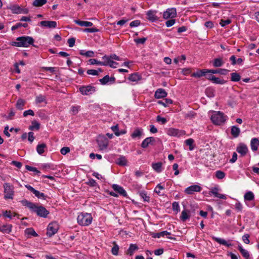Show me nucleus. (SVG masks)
Segmentation results:
<instances>
[{
	"instance_id": "nucleus-1",
	"label": "nucleus",
	"mask_w": 259,
	"mask_h": 259,
	"mask_svg": "<svg viewBox=\"0 0 259 259\" xmlns=\"http://www.w3.org/2000/svg\"><path fill=\"white\" fill-rule=\"evenodd\" d=\"M23 206H27L31 211L35 212L40 217L47 218L49 214V211L42 206H38L36 204L29 201L26 199L21 201Z\"/></svg>"
},
{
	"instance_id": "nucleus-2",
	"label": "nucleus",
	"mask_w": 259,
	"mask_h": 259,
	"mask_svg": "<svg viewBox=\"0 0 259 259\" xmlns=\"http://www.w3.org/2000/svg\"><path fill=\"white\" fill-rule=\"evenodd\" d=\"M16 40L17 41L12 42V45L18 47H28L34 41L32 37L28 36L19 37Z\"/></svg>"
},
{
	"instance_id": "nucleus-3",
	"label": "nucleus",
	"mask_w": 259,
	"mask_h": 259,
	"mask_svg": "<svg viewBox=\"0 0 259 259\" xmlns=\"http://www.w3.org/2000/svg\"><path fill=\"white\" fill-rule=\"evenodd\" d=\"M92 217L90 213H81L77 218V223L81 226H88L92 222Z\"/></svg>"
},
{
	"instance_id": "nucleus-4",
	"label": "nucleus",
	"mask_w": 259,
	"mask_h": 259,
	"mask_svg": "<svg viewBox=\"0 0 259 259\" xmlns=\"http://www.w3.org/2000/svg\"><path fill=\"white\" fill-rule=\"evenodd\" d=\"M4 198L5 199H13L14 195V187L9 183H6L4 184Z\"/></svg>"
},
{
	"instance_id": "nucleus-5",
	"label": "nucleus",
	"mask_w": 259,
	"mask_h": 259,
	"mask_svg": "<svg viewBox=\"0 0 259 259\" xmlns=\"http://www.w3.org/2000/svg\"><path fill=\"white\" fill-rule=\"evenodd\" d=\"M211 120L214 124L220 125L225 121L226 118L222 112L218 111L212 115Z\"/></svg>"
},
{
	"instance_id": "nucleus-6",
	"label": "nucleus",
	"mask_w": 259,
	"mask_h": 259,
	"mask_svg": "<svg viewBox=\"0 0 259 259\" xmlns=\"http://www.w3.org/2000/svg\"><path fill=\"white\" fill-rule=\"evenodd\" d=\"M79 90L82 95L89 96L96 92V88L91 85H82L79 87Z\"/></svg>"
},
{
	"instance_id": "nucleus-7",
	"label": "nucleus",
	"mask_w": 259,
	"mask_h": 259,
	"mask_svg": "<svg viewBox=\"0 0 259 259\" xmlns=\"http://www.w3.org/2000/svg\"><path fill=\"white\" fill-rule=\"evenodd\" d=\"M59 229V225L57 222L50 223L47 228V235L49 237L55 234Z\"/></svg>"
},
{
	"instance_id": "nucleus-8",
	"label": "nucleus",
	"mask_w": 259,
	"mask_h": 259,
	"mask_svg": "<svg viewBox=\"0 0 259 259\" xmlns=\"http://www.w3.org/2000/svg\"><path fill=\"white\" fill-rule=\"evenodd\" d=\"M25 187L27 188V189L32 192L35 196L38 199H41L43 200H46L48 197L44 193H41L36 190H35L34 188L29 185H25Z\"/></svg>"
},
{
	"instance_id": "nucleus-9",
	"label": "nucleus",
	"mask_w": 259,
	"mask_h": 259,
	"mask_svg": "<svg viewBox=\"0 0 259 259\" xmlns=\"http://www.w3.org/2000/svg\"><path fill=\"white\" fill-rule=\"evenodd\" d=\"M177 11L176 9L174 8H169L166 10V11L164 12L163 17L165 19L169 18H173L176 17Z\"/></svg>"
},
{
	"instance_id": "nucleus-10",
	"label": "nucleus",
	"mask_w": 259,
	"mask_h": 259,
	"mask_svg": "<svg viewBox=\"0 0 259 259\" xmlns=\"http://www.w3.org/2000/svg\"><path fill=\"white\" fill-rule=\"evenodd\" d=\"M97 143L100 150L106 149L108 145V140L104 136H100L97 140Z\"/></svg>"
},
{
	"instance_id": "nucleus-11",
	"label": "nucleus",
	"mask_w": 259,
	"mask_h": 259,
	"mask_svg": "<svg viewBox=\"0 0 259 259\" xmlns=\"http://www.w3.org/2000/svg\"><path fill=\"white\" fill-rule=\"evenodd\" d=\"M9 9L11 10L13 14H27L28 10L27 9H23L17 5H14L9 7Z\"/></svg>"
},
{
	"instance_id": "nucleus-12",
	"label": "nucleus",
	"mask_w": 259,
	"mask_h": 259,
	"mask_svg": "<svg viewBox=\"0 0 259 259\" xmlns=\"http://www.w3.org/2000/svg\"><path fill=\"white\" fill-rule=\"evenodd\" d=\"M201 187L199 185H194L187 187L185 190V192L187 194H192L195 192H200Z\"/></svg>"
},
{
	"instance_id": "nucleus-13",
	"label": "nucleus",
	"mask_w": 259,
	"mask_h": 259,
	"mask_svg": "<svg viewBox=\"0 0 259 259\" xmlns=\"http://www.w3.org/2000/svg\"><path fill=\"white\" fill-rule=\"evenodd\" d=\"M167 134L171 136L180 137L184 135V132L176 128H170L167 131Z\"/></svg>"
},
{
	"instance_id": "nucleus-14",
	"label": "nucleus",
	"mask_w": 259,
	"mask_h": 259,
	"mask_svg": "<svg viewBox=\"0 0 259 259\" xmlns=\"http://www.w3.org/2000/svg\"><path fill=\"white\" fill-rule=\"evenodd\" d=\"M39 25L41 26L47 27L49 28H54L57 26V23L53 21H42L40 22Z\"/></svg>"
},
{
	"instance_id": "nucleus-15",
	"label": "nucleus",
	"mask_w": 259,
	"mask_h": 259,
	"mask_svg": "<svg viewBox=\"0 0 259 259\" xmlns=\"http://www.w3.org/2000/svg\"><path fill=\"white\" fill-rule=\"evenodd\" d=\"M155 140L153 137H148L144 140L141 144V147L143 148H147L149 145H153Z\"/></svg>"
},
{
	"instance_id": "nucleus-16",
	"label": "nucleus",
	"mask_w": 259,
	"mask_h": 259,
	"mask_svg": "<svg viewBox=\"0 0 259 259\" xmlns=\"http://www.w3.org/2000/svg\"><path fill=\"white\" fill-rule=\"evenodd\" d=\"M236 151L242 156H244L248 151V148L246 145L241 143L237 147Z\"/></svg>"
},
{
	"instance_id": "nucleus-17",
	"label": "nucleus",
	"mask_w": 259,
	"mask_h": 259,
	"mask_svg": "<svg viewBox=\"0 0 259 259\" xmlns=\"http://www.w3.org/2000/svg\"><path fill=\"white\" fill-rule=\"evenodd\" d=\"M112 188L115 192L118 193L120 195L124 197L126 196V192L122 187L117 184H113L112 185Z\"/></svg>"
},
{
	"instance_id": "nucleus-18",
	"label": "nucleus",
	"mask_w": 259,
	"mask_h": 259,
	"mask_svg": "<svg viewBox=\"0 0 259 259\" xmlns=\"http://www.w3.org/2000/svg\"><path fill=\"white\" fill-rule=\"evenodd\" d=\"M167 93L163 89H158L155 92L154 97L156 99L162 98L166 97Z\"/></svg>"
},
{
	"instance_id": "nucleus-19",
	"label": "nucleus",
	"mask_w": 259,
	"mask_h": 259,
	"mask_svg": "<svg viewBox=\"0 0 259 259\" xmlns=\"http://www.w3.org/2000/svg\"><path fill=\"white\" fill-rule=\"evenodd\" d=\"M209 73L217 74L219 73L221 75H226L229 70L226 69H209L208 71Z\"/></svg>"
},
{
	"instance_id": "nucleus-20",
	"label": "nucleus",
	"mask_w": 259,
	"mask_h": 259,
	"mask_svg": "<svg viewBox=\"0 0 259 259\" xmlns=\"http://www.w3.org/2000/svg\"><path fill=\"white\" fill-rule=\"evenodd\" d=\"M156 12L155 11H148L146 14L147 16V19H148L149 21L151 22H154L156 21L158 19V18L157 16L155 15Z\"/></svg>"
},
{
	"instance_id": "nucleus-21",
	"label": "nucleus",
	"mask_w": 259,
	"mask_h": 259,
	"mask_svg": "<svg viewBox=\"0 0 259 259\" xmlns=\"http://www.w3.org/2000/svg\"><path fill=\"white\" fill-rule=\"evenodd\" d=\"M224 63L223 58L219 57L215 58L212 61V65L214 67H220L222 66Z\"/></svg>"
},
{
	"instance_id": "nucleus-22",
	"label": "nucleus",
	"mask_w": 259,
	"mask_h": 259,
	"mask_svg": "<svg viewBox=\"0 0 259 259\" xmlns=\"http://www.w3.org/2000/svg\"><path fill=\"white\" fill-rule=\"evenodd\" d=\"M208 70L209 69H202L198 70L192 74V76L195 77H201L205 76L206 73H209L208 71Z\"/></svg>"
},
{
	"instance_id": "nucleus-23",
	"label": "nucleus",
	"mask_w": 259,
	"mask_h": 259,
	"mask_svg": "<svg viewBox=\"0 0 259 259\" xmlns=\"http://www.w3.org/2000/svg\"><path fill=\"white\" fill-rule=\"evenodd\" d=\"M251 148L252 151H256L259 146V140L257 138H253L250 142Z\"/></svg>"
},
{
	"instance_id": "nucleus-24",
	"label": "nucleus",
	"mask_w": 259,
	"mask_h": 259,
	"mask_svg": "<svg viewBox=\"0 0 259 259\" xmlns=\"http://www.w3.org/2000/svg\"><path fill=\"white\" fill-rule=\"evenodd\" d=\"M12 231V225H5L0 226V231L3 233H10Z\"/></svg>"
},
{
	"instance_id": "nucleus-25",
	"label": "nucleus",
	"mask_w": 259,
	"mask_h": 259,
	"mask_svg": "<svg viewBox=\"0 0 259 259\" xmlns=\"http://www.w3.org/2000/svg\"><path fill=\"white\" fill-rule=\"evenodd\" d=\"M74 22L75 24L80 26L90 27L93 25V23L91 22L81 21L79 20H74Z\"/></svg>"
},
{
	"instance_id": "nucleus-26",
	"label": "nucleus",
	"mask_w": 259,
	"mask_h": 259,
	"mask_svg": "<svg viewBox=\"0 0 259 259\" xmlns=\"http://www.w3.org/2000/svg\"><path fill=\"white\" fill-rule=\"evenodd\" d=\"M190 211L188 210L184 209L182 211L180 219L183 222H185L187 220L190 218Z\"/></svg>"
},
{
	"instance_id": "nucleus-27",
	"label": "nucleus",
	"mask_w": 259,
	"mask_h": 259,
	"mask_svg": "<svg viewBox=\"0 0 259 259\" xmlns=\"http://www.w3.org/2000/svg\"><path fill=\"white\" fill-rule=\"evenodd\" d=\"M212 239L213 240L216 241L217 242L219 243L220 244H222L225 246H227L228 247L232 246V244L228 243L224 239L216 237H213Z\"/></svg>"
},
{
	"instance_id": "nucleus-28",
	"label": "nucleus",
	"mask_w": 259,
	"mask_h": 259,
	"mask_svg": "<svg viewBox=\"0 0 259 259\" xmlns=\"http://www.w3.org/2000/svg\"><path fill=\"white\" fill-rule=\"evenodd\" d=\"M240 133V130L236 126H232L231 127V133L234 138H237L239 136Z\"/></svg>"
},
{
	"instance_id": "nucleus-29",
	"label": "nucleus",
	"mask_w": 259,
	"mask_h": 259,
	"mask_svg": "<svg viewBox=\"0 0 259 259\" xmlns=\"http://www.w3.org/2000/svg\"><path fill=\"white\" fill-rule=\"evenodd\" d=\"M128 79L132 81H137L141 79V76L137 73L131 74Z\"/></svg>"
},
{
	"instance_id": "nucleus-30",
	"label": "nucleus",
	"mask_w": 259,
	"mask_h": 259,
	"mask_svg": "<svg viewBox=\"0 0 259 259\" xmlns=\"http://www.w3.org/2000/svg\"><path fill=\"white\" fill-rule=\"evenodd\" d=\"M185 143L186 145L189 146V150L192 151L195 148L194 140L193 139H188L185 141Z\"/></svg>"
},
{
	"instance_id": "nucleus-31",
	"label": "nucleus",
	"mask_w": 259,
	"mask_h": 259,
	"mask_svg": "<svg viewBox=\"0 0 259 259\" xmlns=\"http://www.w3.org/2000/svg\"><path fill=\"white\" fill-rule=\"evenodd\" d=\"M245 201H251L254 199V194L251 191L247 192L244 195Z\"/></svg>"
},
{
	"instance_id": "nucleus-32",
	"label": "nucleus",
	"mask_w": 259,
	"mask_h": 259,
	"mask_svg": "<svg viewBox=\"0 0 259 259\" xmlns=\"http://www.w3.org/2000/svg\"><path fill=\"white\" fill-rule=\"evenodd\" d=\"M162 163L161 162H158L157 163H153L152 164V167L157 172H160L162 171L161 167H162Z\"/></svg>"
},
{
	"instance_id": "nucleus-33",
	"label": "nucleus",
	"mask_w": 259,
	"mask_h": 259,
	"mask_svg": "<svg viewBox=\"0 0 259 259\" xmlns=\"http://www.w3.org/2000/svg\"><path fill=\"white\" fill-rule=\"evenodd\" d=\"M40 128V124L36 120H33L31 122V125L29 126V129L31 131H38Z\"/></svg>"
},
{
	"instance_id": "nucleus-34",
	"label": "nucleus",
	"mask_w": 259,
	"mask_h": 259,
	"mask_svg": "<svg viewBox=\"0 0 259 259\" xmlns=\"http://www.w3.org/2000/svg\"><path fill=\"white\" fill-rule=\"evenodd\" d=\"M47 148L46 144L45 143H42L41 144H38L36 147V151L37 152L41 155L45 152V149Z\"/></svg>"
},
{
	"instance_id": "nucleus-35",
	"label": "nucleus",
	"mask_w": 259,
	"mask_h": 259,
	"mask_svg": "<svg viewBox=\"0 0 259 259\" xmlns=\"http://www.w3.org/2000/svg\"><path fill=\"white\" fill-rule=\"evenodd\" d=\"M213 83L219 84H225L227 81L225 80L222 78L217 77L214 76V77L212 78L211 81Z\"/></svg>"
},
{
	"instance_id": "nucleus-36",
	"label": "nucleus",
	"mask_w": 259,
	"mask_h": 259,
	"mask_svg": "<svg viewBox=\"0 0 259 259\" xmlns=\"http://www.w3.org/2000/svg\"><path fill=\"white\" fill-rule=\"evenodd\" d=\"M238 248L243 257L245 258H249V253L247 250L243 249L241 245H238Z\"/></svg>"
},
{
	"instance_id": "nucleus-37",
	"label": "nucleus",
	"mask_w": 259,
	"mask_h": 259,
	"mask_svg": "<svg viewBox=\"0 0 259 259\" xmlns=\"http://www.w3.org/2000/svg\"><path fill=\"white\" fill-rule=\"evenodd\" d=\"M138 249V247L136 244H131L127 250V254L130 255H132L134 251Z\"/></svg>"
},
{
	"instance_id": "nucleus-38",
	"label": "nucleus",
	"mask_w": 259,
	"mask_h": 259,
	"mask_svg": "<svg viewBox=\"0 0 259 259\" xmlns=\"http://www.w3.org/2000/svg\"><path fill=\"white\" fill-rule=\"evenodd\" d=\"M231 80L232 81H239L241 79V76L239 73L233 72L231 73Z\"/></svg>"
},
{
	"instance_id": "nucleus-39",
	"label": "nucleus",
	"mask_w": 259,
	"mask_h": 259,
	"mask_svg": "<svg viewBox=\"0 0 259 259\" xmlns=\"http://www.w3.org/2000/svg\"><path fill=\"white\" fill-rule=\"evenodd\" d=\"M170 232H168L166 231H164L160 232L159 233L153 234L152 235V237L155 238H159L161 237H163L164 236L170 235Z\"/></svg>"
},
{
	"instance_id": "nucleus-40",
	"label": "nucleus",
	"mask_w": 259,
	"mask_h": 259,
	"mask_svg": "<svg viewBox=\"0 0 259 259\" xmlns=\"http://www.w3.org/2000/svg\"><path fill=\"white\" fill-rule=\"evenodd\" d=\"M25 104V101L23 99H19L16 103V107L17 109L19 110H22L23 109V107Z\"/></svg>"
},
{
	"instance_id": "nucleus-41",
	"label": "nucleus",
	"mask_w": 259,
	"mask_h": 259,
	"mask_svg": "<svg viewBox=\"0 0 259 259\" xmlns=\"http://www.w3.org/2000/svg\"><path fill=\"white\" fill-rule=\"evenodd\" d=\"M47 0H34L33 2V6L35 7H41L45 5Z\"/></svg>"
},
{
	"instance_id": "nucleus-42",
	"label": "nucleus",
	"mask_w": 259,
	"mask_h": 259,
	"mask_svg": "<svg viewBox=\"0 0 259 259\" xmlns=\"http://www.w3.org/2000/svg\"><path fill=\"white\" fill-rule=\"evenodd\" d=\"M157 103L164 107H167L172 103V101L169 99H165L164 101H158Z\"/></svg>"
},
{
	"instance_id": "nucleus-43",
	"label": "nucleus",
	"mask_w": 259,
	"mask_h": 259,
	"mask_svg": "<svg viewBox=\"0 0 259 259\" xmlns=\"http://www.w3.org/2000/svg\"><path fill=\"white\" fill-rule=\"evenodd\" d=\"M117 163L119 165H125L127 163V160L124 156H120L117 159Z\"/></svg>"
},
{
	"instance_id": "nucleus-44",
	"label": "nucleus",
	"mask_w": 259,
	"mask_h": 259,
	"mask_svg": "<svg viewBox=\"0 0 259 259\" xmlns=\"http://www.w3.org/2000/svg\"><path fill=\"white\" fill-rule=\"evenodd\" d=\"M89 62L92 65H104L106 66V63H103V62L98 61L96 59H91L89 60Z\"/></svg>"
},
{
	"instance_id": "nucleus-45",
	"label": "nucleus",
	"mask_w": 259,
	"mask_h": 259,
	"mask_svg": "<svg viewBox=\"0 0 259 259\" xmlns=\"http://www.w3.org/2000/svg\"><path fill=\"white\" fill-rule=\"evenodd\" d=\"M46 97L42 95H39L36 97L35 102L37 104H39L46 102Z\"/></svg>"
},
{
	"instance_id": "nucleus-46",
	"label": "nucleus",
	"mask_w": 259,
	"mask_h": 259,
	"mask_svg": "<svg viewBox=\"0 0 259 259\" xmlns=\"http://www.w3.org/2000/svg\"><path fill=\"white\" fill-rule=\"evenodd\" d=\"M25 168L27 170L34 172L35 174L39 175L40 171L37 169L36 167L29 166L28 165H25Z\"/></svg>"
},
{
	"instance_id": "nucleus-47",
	"label": "nucleus",
	"mask_w": 259,
	"mask_h": 259,
	"mask_svg": "<svg viewBox=\"0 0 259 259\" xmlns=\"http://www.w3.org/2000/svg\"><path fill=\"white\" fill-rule=\"evenodd\" d=\"M142 135V131L139 128L136 129L131 135L133 138L140 137Z\"/></svg>"
},
{
	"instance_id": "nucleus-48",
	"label": "nucleus",
	"mask_w": 259,
	"mask_h": 259,
	"mask_svg": "<svg viewBox=\"0 0 259 259\" xmlns=\"http://www.w3.org/2000/svg\"><path fill=\"white\" fill-rule=\"evenodd\" d=\"M25 232L27 234L31 235L34 237H36L38 236L37 234L35 232V231L32 228L27 229L25 231Z\"/></svg>"
},
{
	"instance_id": "nucleus-49",
	"label": "nucleus",
	"mask_w": 259,
	"mask_h": 259,
	"mask_svg": "<svg viewBox=\"0 0 259 259\" xmlns=\"http://www.w3.org/2000/svg\"><path fill=\"white\" fill-rule=\"evenodd\" d=\"M109 76L108 75H106L103 78L100 79L99 81L101 82L102 84H106L109 82Z\"/></svg>"
},
{
	"instance_id": "nucleus-50",
	"label": "nucleus",
	"mask_w": 259,
	"mask_h": 259,
	"mask_svg": "<svg viewBox=\"0 0 259 259\" xmlns=\"http://www.w3.org/2000/svg\"><path fill=\"white\" fill-rule=\"evenodd\" d=\"M225 176V174L221 170H218L215 172V177L219 179H222Z\"/></svg>"
},
{
	"instance_id": "nucleus-51",
	"label": "nucleus",
	"mask_w": 259,
	"mask_h": 259,
	"mask_svg": "<svg viewBox=\"0 0 259 259\" xmlns=\"http://www.w3.org/2000/svg\"><path fill=\"white\" fill-rule=\"evenodd\" d=\"M163 189H164V187L159 184L155 187L154 192L159 195H161L160 191Z\"/></svg>"
},
{
	"instance_id": "nucleus-52",
	"label": "nucleus",
	"mask_w": 259,
	"mask_h": 259,
	"mask_svg": "<svg viewBox=\"0 0 259 259\" xmlns=\"http://www.w3.org/2000/svg\"><path fill=\"white\" fill-rule=\"evenodd\" d=\"M111 128L112 131L114 133L115 135L116 136H120L118 124H116V125H115L114 126H112L111 127Z\"/></svg>"
},
{
	"instance_id": "nucleus-53",
	"label": "nucleus",
	"mask_w": 259,
	"mask_h": 259,
	"mask_svg": "<svg viewBox=\"0 0 259 259\" xmlns=\"http://www.w3.org/2000/svg\"><path fill=\"white\" fill-rule=\"evenodd\" d=\"M84 31L89 33L97 32L99 31V29L96 28H87L84 29Z\"/></svg>"
},
{
	"instance_id": "nucleus-54",
	"label": "nucleus",
	"mask_w": 259,
	"mask_h": 259,
	"mask_svg": "<svg viewBox=\"0 0 259 259\" xmlns=\"http://www.w3.org/2000/svg\"><path fill=\"white\" fill-rule=\"evenodd\" d=\"M119 247L117 244H115L112 248V253L113 255H117L118 253Z\"/></svg>"
},
{
	"instance_id": "nucleus-55",
	"label": "nucleus",
	"mask_w": 259,
	"mask_h": 259,
	"mask_svg": "<svg viewBox=\"0 0 259 259\" xmlns=\"http://www.w3.org/2000/svg\"><path fill=\"white\" fill-rule=\"evenodd\" d=\"M231 20H230L229 19H228L227 20H223V19H222L221 20V21H220V24L221 25V26L224 27L226 25L231 23Z\"/></svg>"
},
{
	"instance_id": "nucleus-56",
	"label": "nucleus",
	"mask_w": 259,
	"mask_h": 259,
	"mask_svg": "<svg viewBox=\"0 0 259 259\" xmlns=\"http://www.w3.org/2000/svg\"><path fill=\"white\" fill-rule=\"evenodd\" d=\"M172 209L174 211H176L177 212L180 211V206H179V203L178 202H173L172 204Z\"/></svg>"
},
{
	"instance_id": "nucleus-57",
	"label": "nucleus",
	"mask_w": 259,
	"mask_h": 259,
	"mask_svg": "<svg viewBox=\"0 0 259 259\" xmlns=\"http://www.w3.org/2000/svg\"><path fill=\"white\" fill-rule=\"evenodd\" d=\"M70 148L68 147H64L61 149L60 150V153L62 155H65L67 153H69L70 152Z\"/></svg>"
},
{
	"instance_id": "nucleus-58",
	"label": "nucleus",
	"mask_w": 259,
	"mask_h": 259,
	"mask_svg": "<svg viewBox=\"0 0 259 259\" xmlns=\"http://www.w3.org/2000/svg\"><path fill=\"white\" fill-rule=\"evenodd\" d=\"M140 194L141 197L143 199L144 201H149L150 197L148 195H147V194L145 193L142 192L140 193Z\"/></svg>"
},
{
	"instance_id": "nucleus-59",
	"label": "nucleus",
	"mask_w": 259,
	"mask_h": 259,
	"mask_svg": "<svg viewBox=\"0 0 259 259\" xmlns=\"http://www.w3.org/2000/svg\"><path fill=\"white\" fill-rule=\"evenodd\" d=\"M28 115L34 116V111L32 110H31V109L25 111L23 112V116L24 117H26V116H27Z\"/></svg>"
},
{
	"instance_id": "nucleus-60",
	"label": "nucleus",
	"mask_w": 259,
	"mask_h": 259,
	"mask_svg": "<svg viewBox=\"0 0 259 259\" xmlns=\"http://www.w3.org/2000/svg\"><path fill=\"white\" fill-rule=\"evenodd\" d=\"M146 40H147V38L146 37H142V38H140L135 39V41L137 44H144Z\"/></svg>"
},
{
	"instance_id": "nucleus-61",
	"label": "nucleus",
	"mask_w": 259,
	"mask_h": 259,
	"mask_svg": "<svg viewBox=\"0 0 259 259\" xmlns=\"http://www.w3.org/2000/svg\"><path fill=\"white\" fill-rule=\"evenodd\" d=\"M176 20L175 19H170L166 21L165 25L167 27H170L174 25L175 23Z\"/></svg>"
},
{
	"instance_id": "nucleus-62",
	"label": "nucleus",
	"mask_w": 259,
	"mask_h": 259,
	"mask_svg": "<svg viewBox=\"0 0 259 259\" xmlns=\"http://www.w3.org/2000/svg\"><path fill=\"white\" fill-rule=\"evenodd\" d=\"M140 24V21L138 20H134L131 22L130 24V26L131 27H137Z\"/></svg>"
},
{
	"instance_id": "nucleus-63",
	"label": "nucleus",
	"mask_w": 259,
	"mask_h": 259,
	"mask_svg": "<svg viewBox=\"0 0 259 259\" xmlns=\"http://www.w3.org/2000/svg\"><path fill=\"white\" fill-rule=\"evenodd\" d=\"M249 235L247 234H246L242 236V240L245 244H248L249 243L250 241L249 240Z\"/></svg>"
},
{
	"instance_id": "nucleus-64",
	"label": "nucleus",
	"mask_w": 259,
	"mask_h": 259,
	"mask_svg": "<svg viewBox=\"0 0 259 259\" xmlns=\"http://www.w3.org/2000/svg\"><path fill=\"white\" fill-rule=\"evenodd\" d=\"M75 39L73 37L70 38L68 39L67 42L70 47H73L75 44Z\"/></svg>"
}]
</instances>
